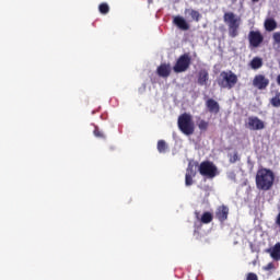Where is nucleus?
<instances>
[{"label":"nucleus","instance_id":"f257e3e1","mask_svg":"<svg viewBox=\"0 0 280 280\" xmlns=\"http://www.w3.org/2000/svg\"><path fill=\"white\" fill-rule=\"evenodd\" d=\"M256 187L260 191H270L275 187V172L270 168H259L256 173Z\"/></svg>","mask_w":280,"mask_h":280},{"label":"nucleus","instance_id":"f03ea898","mask_svg":"<svg viewBox=\"0 0 280 280\" xmlns=\"http://www.w3.org/2000/svg\"><path fill=\"white\" fill-rule=\"evenodd\" d=\"M223 21L228 25L230 38H237L240 36V25H242V18L235 15L233 12H225Z\"/></svg>","mask_w":280,"mask_h":280},{"label":"nucleus","instance_id":"7ed1b4c3","mask_svg":"<svg viewBox=\"0 0 280 280\" xmlns=\"http://www.w3.org/2000/svg\"><path fill=\"white\" fill-rule=\"evenodd\" d=\"M177 126L186 137H191L196 132V125L194 124V117L191 114L184 113L177 118Z\"/></svg>","mask_w":280,"mask_h":280},{"label":"nucleus","instance_id":"20e7f679","mask_svg":"<svg viewBox=\"0 0 280 280\" xmlns=\"http://www.w3.org/2000/svg\"><path fill=\"white\" fill-rule=\"evenodd\" d=\"M218 84L221 89H233L237 84V74L233 71H222L218 79Z\"/></svg>","mask_w":280,"mask_h":280},{"label":"nucleus","instance_id":"39448f33","mask_svg":"<svg viewBox=\"0 0 280 280\" xmlns=\"http://www.w3.org/2000/svg\"><path fill=\"white\" fill-rule=\"evenodd\" d=\"M199 174L206 178H215L218 176V166L211 161H203L199 165Z\"/></svg>","mask_w":280,"mask_h":280},{"label":"nucleus","instance_id":"423d86ee","mask_svg":"<svg viewBox=\"0 0 280 280\" xmlns=\"http://www.w3.org/2000/svg\"><path fill=\"white\" fill-rule=\"evenodd\" d=\"M189 67H191V56H189V54H184L178 57L176 63L173 67V71L175 73H185Z\"/></svg>","mask_w":280,"mask_h":280},{"label":"nucleus","instance_id":"0eeeda50","mask_svg":"<svg viewBox=\"0 0 280 280\" xmlns=\"http://www.w3.org/2000/svg\"><path fill=\"white\" fill-rule=\"evenodd\" d=\"M270 84V80L266 78L264 74H256L253 80V86L258 89V91H266L268 85Z\"/></svg>","mask_w":280,"mask_h":280},{"label":"nucleus","instance_id":"6e6552de","mask_svg":"<svg viewBox=\"0 0 280 280\" xmlns=\"http://www.w3.org/2000/svg\"><path fill=\"white\" fill-rule=\"evenodd\" d=\"M246 128L249 130H264L266 128V125L259 117L257 116H250L247 119Z\"/></svg>","mask_w":280,"mask_h":280},{"label":"nucleus","instance_id":"1a4fd4ad","mask_svg":"<svg viewBox=\"0 0 280 280\" xmlns=\"http://www.w3.org/2000/svg\"><path fill=\"white\" fill-rule=\"evenodd\" d=\"M250 47L257 48L264 43V35L259 31H250L248 34Z\"/></svg>","mask_w":280,"mask_h":280},{"label":"nucleus","instance_id":"9d476101","mask_svg":"<svg viewBox=\"0 0 280 280\" xmlns=\"http://www.w3.org/2000/svg\"><path fill=\"white\" fill-rule=\"evenodd\" d=\"M197 84H199V86H207V84H209V71L207 69L199 70L197 74Z\"/></svg>","mask_w":280,"mask_h":280},{"label":"nucleus","instance_id":"9b49d317","mask_svg":"<svg viewBox=\"0 0 280 280\" xmlns=\"http://www.w3.org/2000/svg\"><path fill=\"white\" fill-rule=\"evenodd\" d=\"M215 218L219 220V222H226V220H229V207H219L215 211Z\"/></svg>","mask_w":280,"mask_h":280},{"label":"nucleus","instance_id":"f8f14e48","mask_svg":"<svg viewBox=\"0 0 280 280\" xmlns=\"http://www.w3.org/2000/svg\"><path fill=\"white\" fill-rule=\"evenodd\" d=\"M174 25L178 27V30H182L183 32H187L189 30V23H187V20L185 18L177 15L173 19Z\"/></svg>","mask_w":280,"mask_h":280},{"label":"nucleus","instance_id":"ddd939ff","mask_svg":"<svg viewBox=\"0 0 280 280\" xmlns=\"http://www.w3.org/2000/svg\"><path fill=\"white\" fill-rule=\"evenodd\" d=\"M156 73L160 78H170V74L172 73V67L170 63H162L158 67Z\"/></svg>","mask_w":280,"mask_h":280},{"label":"nucleus","instance_id":"4468645a","mask_svg":"<svg viewBox=\"0 0 280 280\" xmlns=\"http://www.w3.org/2000/svg\"><path fill=\"white\" fill-rule=\"evenodd\" d=\"M266 253H268L275 261H280V243H276L273 247L266 249Z\"/></svg>","mask_w":280,"mask_h":280},{"label":"nucleus","instance_id":"2eb2a0df","mask_svg":"<svg viewBox=\"0 0 280 280\" xmlns=\"http://www.w3.org/2000/svg\"><path fill=\"white\" fill-rule=\"evenodd\" d=\"M206 106L209 113H213L214 115H218V113H220V104L213 98H209L206 102Z\"/></svg>","mask_w":280,"mask_h":280},{"label":"nucleus","instance_id":"dca6fc26","mask_svg":"<svg viewBox=\"0 0 280 280\" xmlns=\"http://www.w3.org/2000/svg\"><path fill=\"white\" fill-rule=\"evenodd\" d=\"M265 30H267V32H275V30H277V22L275 19H267L265 21Z\"/></svg>","mask_w":280,"mask_h":280},{"label":"nucleus","instance_id":"f3484780","mask_svg":"<svg viewBox=\"0 0 280 280\" xmlns=\"http://www.w3.org/2000/svg\"><path fill=\"white\" fill-rule=\"evenodd\" d=\"M264 67V60L259 57H254L250 61V68L254 70L261 69Z\"/></svg>","mask_w":280,"mask_h":280},{"label":"nucleus","instance_id":"a211bd4d","mask_svg":"<svg viewBox=\"0 0 280 280\" xmlns=\"http://www.w3.org/2000/svg\"><path fill=\"white\" fill-rule=\"evenodd\" d=\"M200 222L202 224H211V222H213V214L211 212H203Z\"/></svg>","mask_w":280,"mask_h":280},{"label":"nucleus","instance_id":"6ab92c4d","mask_svg":"<svg viewBox=\"0 0 280 280\" xmlns=\"http://www.w3.org/2000/svg\"><path fill=\"white\" fill-rule=\"evenodd\" d=\"M189 16L196 22H200V19H202V14H200L199 11H196L194 9L188 10Z\"/></svg>","mask_w":280,"mask_h":280},{"label":"nucleus","instance_id":"aec40b11","mask_svg":"<svg viewBox=\"0 0 280 280\" xmlns=\"http://www.w3.org/2000/svg\"><path fill=\"white\" fill-rule=\"evenodd\" d=\"M197 126H198L199 130H201V132H207V130H209V121H207L205 119H199L197 121Z\"/></svg>","mask_w":280,"mask_h":280},{"label":"nucleus","instance_id":"412c9836","mask_svg":"<svg viewBox=\"0 0 280 280\" xmlns=\"http://www.w3.org/2000/svg\"><path fill=\"white\" fill-rule=\"evenodd\" d=\"M158 151L160 154H165V152H167V142H165V140L158 141Z\"/></svg>","mask_w":280,"mask_h":280},{"label":"nucleus","instance_id":"4be33fe9","mask_svg":"<svg viewBox=\"0 0 280 280\" xmlns=\"http://www.w3.org/2000/svg\"><path fill=\"white\" fill-rule=\"evenodd\" d=\"M271 106L273 108H280V92H277L276 95L270 100Z\"/></svg>","mask_w":280,"mask_h":280},{"label":"nucleus","instance_id":"5701e85b","mask_svg":"<svg viewBox=\"0 0 280 280\" xmlns=\"http://www.w3.org/2000/svg\"><path fill=\"white\" fill-rule=\"evenodd\" d=\"M98 12H101L102 14H108L110 12V7L106 2H102L98 5Z\"/></svg>","mask_w":280,"mask_h":280},{"label":"nucleus","instance_id":"b1692460","mask_svg":"<svg viewBox=\"0 0 280 280\" xmlns=\"http://www.w3.org/2000/svg\"><path fill=\"white\" fill-rule=\"evenodd\" d=\"M93 135H94V137H96L97 139H106V135H105L104 131H102V130L100 129V127H97V126L94 127Z\"/></svg>","mask_w":280,"mask_h":280},{"label":"nucleus","instance_id":"393cba45","mask_svg":"<svg viewBox=\"0 0 280 280\" xmlns=\"http://www.w3.org/2000/svg\"><path fill=\"white\" fill-rule=\"evenodd\" d=\"M226 177L229 180H232V183H237V174H235V171H229Z\"/></svg>","mask_w":280,"mask_h":280},{"label":"nucleus","instance_id":"a878e982","mask_svg":"<svg viewBox=\"0 0 280 280\" xmlns=\"http://www.w3.org/2000/svg\"><path fill=\"white\" fill-rule=\"evenodd\" d=\"M185 185H186V187H191V185H194V176L192 175H185Z\"/></svg>","mask_w":280,"mask_h":280},{"label":"nucleus","instance_id":"bb28decb","mask_svg":"<svg viewBox=\"0 0 280 280\" xmlns=\"http://www.w3.org/2000/svg\"><path fill=\"white\" fill-rule=\"evenodd\" d=\"M186 176H196V171L194 170V165L189 164L186 170Z\"/></svg>","mask_w":280,"mask_h":280},{"label":"nucleus","instance_id":"cd10ccee","mask_svg":"<svg viewBox=\"0 0 280 280\" xmlns=\"http://www.w3.org/2000/svg\"><path fill=\"white\" fill-rule=\"evenodd\" d=\"M237 161H240V155H237V153L230 156V163H237Z\"/></svg>","mask_w":280,"mask_h":280},{"label":"nucleus","instance_id":"c85d7f7f","mask_svg":"<svg viewBox=\"0 0 280 280\" xmlns=\"http://www.w3.org/2000/svg\"><path fill=\"white\" fill-rule=\"evenodd\" d=\"M275 262H269L267 266L264 267V270H275Z\"/></svg>","mask_w":280,"mask_h":280},{"label":"nucleus","instance_id":"c756f323","mask_svg":"<svg viewBox=\"0 0 280 280\" xmlns=\"http://www.w3.org/2000/svg\"><path fill=\"white\" fill-rule=\"evenodd\" d=\"M246 280H259L256 273L249 272Z\"/></svg>","mask_w":280,"mask_h":280},{"label":"nucleus","instance_id":"7c9ffc66","mask_svg":"<svg viewBox=\"0 0 280 280\" xmlns=\"http://www.w3.org/2000/svg\"><path fill=\"white\" fill-rule=\"evenodd\" d=\"M273 40H275V43H277L278 45H280V33H275V34H273Z\"/></svg>","mask_w":280,"mask_h":280},{"label":"nucleus","instance_id":"2f4dec72","mask_svg":"<svg viewBox=\"0 0 280 280\" xmlns=\"http://www.w3.org/2000/svg\"><path fill=\"white\" fill-rule=\"evenodd\" d=\"M195 215H196V218H197V220L200 218V212H198V211H196L195 212Z\"/></svg>","mask_w":280,"mask_h":280},{"label":"nucleus","instance_id":"473e14b6","mask_svg":"<svg viewBox=\"0 0 280 280\" xmlns=\"http://www.w3.org/2000/svg\"><path fill=\"white\" fill-rule=\"evenodd\" d=\"M277 83H278L279 86H280V74L277 77Z\"/></svg>","mask_w":280,"mask_h":280},{"label":"nucleus","instance_id":"72a5a7b5","mask_svg":"<svg viewBox=\"0 0 280 280\" xmlns=\"http://www.w3.org/2000/svg\"><path fill=\"white\" fill-rule=\"evenodd\" d=\"M252 2H253V3H257V2H259V0H252Z\"/></svg>","mask_w":280,"mask_h":280},{"label":"nucleus","instance_id":"f704fd0d","mask_svg":"<svg viewBox=\"0 0 280 280\" xmlns=\"http://www.w3.org/2000/svg\"><path fill=\"white\" fill-rule=\"evenodd\" d=\"M278 280H280V278Z\"/></svg>","mask_w":280,"mask_h":280}]
</instances>
